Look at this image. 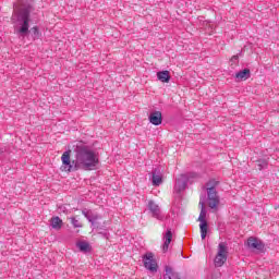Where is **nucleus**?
Here are the masks:
<instances>
[{
  "instance_id": "1",
  "label": "nucleus",
  "mask_w": 279,
  "mask_h": 279,
  "mask_svg": "<svg viewBox=\"0 0 279 279\" xmlns=\"http://www.w3.org/2000/svg\"><path fill=\"white\" fill-rule=\"evenodd\" d=\"M75 159L71 161V150H65L61 156V171L71 173V171H95L99 165V157L95 150L90 149L84 142H77L74 146Z\"/></svg>"
},
{
  "instance_id": "2",
  "label": "nucleus",
  "mask_w": 279,
  "mask_h": 279,
  "mask_svg": "<svg viewBox=\"0 0 279 279\" xmlns=\"http://www.w3.org/2000/svg\"><path fill=\"white\" fill-rule=\"evenodd\" d=\"M14 29L15 34L20 36H27L29 34V9L20 10Z\"/></svg>"
},
{
  "instance_id": "3",
  "label": "nucleus",
  "mask_w": 279,
  "mask_h": 279,
  "mask_svg": "<svg viewBox=\"0 0 279 279\" xmlns=\"http://www.w3.org/2000/svg\"><path fill=\"white\" fill-rule=\"evenodd\" d=\"M219 181L211 179L206 183L208 206L213 210L217 209L220 203L219 194L217 193Z\"/></svg>"
},
{
  "instance_id": "4",
  "label": "nucleus",
  "mask_w": 279,
  "mask_h": 279,
  "mask_svg": "<svg viewBox=\"0 0 279 279\" xmlns=\"http://www.w3.org/2000/svg\"><path fill=\"white\" fill-rule=\"evenodd\" d=\"M226 260H228V244L220 242L218 244V253L214 259V265L215 267H223Z\"/></svg>"
},
{
  "instance_id": "5",
  "label": "nucleus",
  "mask_w": 279,
  "mask_h": 279,
  "mask_svg": "<svg viewBox=\"0 0 279 279\" xmlns=\"http://www.w3.org/2000/svg\"><path fill=\"white\" fill-rule=\"evenodd\" d=\"M198 205L201 206V214L198 216V221L201 222V238L204 241V239H206V234H208V222L206 221V207L204 206L203 201H201Z\"/></svg>"
},
{
  "instance_id": "6",
  "label": "nucleus",
  "mask_w": 279,
  "mask_h": 279,
  "mask_svg": "<svg viewBox=\"0 0 279 279\" xmlns=\"http://www.w3.org/2000/svg\"><path fill=\"white\" fill-rule=\"evenodd\" d=\"M147 209L150 213L151 217H154V219H157V221H165V219H167V215L162 213L160 206L156 204V202L149 201Z\"/></svg>"
},
{
  "instance_id": "7",
  "label": "nucleus",
  "mask_w": 279,
  "mask_h": 279,
  "mask_svg": "<svg viewBox=\"0 0 279 279\" xmlns=\"http://www.w3.org/2000/svg\"><path fill=\"white\" fill-rule=\"evenodd\" d=\"M142 258L145 269H148L151 274L158 271V263H156V258H154V253H146Z\"/></svg>"
},
{
  "instance_id": "8",
  "label": "nucleus",
  "mask_w": 279,
  "mask_h": 279,
  "mask_svg": "<svg viewBox=\"0 0 279 279\" xmlns=\"http://www.w3.org/2000/svg\"><path fill=\"white\" fill-rule=\"evenodd\" d=\"M189 184V174H181L174 184V193H182Z\"/></svg>"
},
{
  "instance_id": "9",
  "label": "nucleus",
  "mask_w": 279,
  "mask_h": 279,
  "mask_svg": "<svg viewBox=\"0 0 279 279\" xmlns=\"http://www.w3.org/2000/svg\"><path fill=\"white\" fill-rule=\"evenodd\" d=\"M246 245L250 250H257V252H263L265 250V244L254 236L247 239Z\"/></svg>"
},
{
  "instance_id": "10",
  "label": "nucleus",
  "mask_w": 279,
  "mask_h": 279,
  "mask_svg": "<svg viewBox=\"0 0 279 279\" xmlns=\"http://www.w3.org/2000/svg\"><path fill=\"white\" fill-rule=\"evenodd\" d=\"M149 123L153 125H161L162 124V112L160 111H153L148 117Z\"/></svg>"
},
{
  "instance_id": "11",
  "label": "nucleus",
  "mask_w": 279,
  "mask_h": 279,
  "mask_svg": "<svg viewBox=\"0 0 279 279\" xmlns=\"http://www.w3.org/2000/svg\"><path fill=\"white\" fill-rule=\"evenodd\" d=\"M162 184V172L156 168L153 171V186H160Z\"/></svg>"
},
{
  "instance_id": "12",
  "label": "nucleus",
  "mask_w": 279,
  "mask_h": 279,
  "mask_svg": "<svg viewBox=\"0 0 279 279\" xmlns=\"http://www.w3.org/2000/svg\"><path fill=\"white\" fill-rule=\"evenodd\" d=\"M82 213H83L84 217L87 218L89 223H92V226H95V222L98 219H101V217L99 215L93 214V211H90V210H83Z\"/></svg>"
},
{
  "instance_id": "13",
  "label": "nucleus",
  "mask_w": 279,
  "mask_h": 279,
  "mask_svg": "<svg viewBox=\"0 0 279 279\" xmlns=\"http://www.w3.org/2000/svg\"><path fill=\"white\" fill-rule=\"evenodd\" d=\"M171 239H173V233H171V229H168L163 236V252H169V245H171Z\"/></svg>"
},
{
  "instance_id": "14",
  "label": "nucleus",
  "mask_w": 279,
  "mask_h": 279,
  "mask_svg": "<svg viewBox=\"0 0 279 279\" xmlns=\"http://www.w3.org/2000/svg\"><path fill=\"white\" fill-rule=\"evenodd\" d=\"M157 80L163 84H169L171 81V75L169 74V71L157 72Z\"/></svg>"
},
{
  "instance_id": "15",
  "label": "nucleus",
  "mask_w": 279,
  "mask_h": 279,
  "mask_svg": "<svg viewBox=\"0 0 279 279\" xmlns=\"http://www.w3.org/2000/svg\"><path fill=\"white\" fill-rule=\"evenodd\" d=\"M163 279H180V275L173 271V268L166 266V274L163 275Z\"/></svg>"
},
{
  "instance_id": "16",
  "label": "nucleus",
  "mask_w": 279,
  "mask_h": 279,
  "mask_svg": "<svg viewBox=\"0 0 279 279\" xmlns=\"http://www.w3.org/2000/svg\"><path fill=\"white\" fill-rule=\"evenodd\" d=\"M76 247H78L80 252H83L84 254L90 252V244L86 241L77 242Z\"/></svg>"
},
{
  "instance_id": "17",
  "label": "nucleus",
  "mask_w": 279,
  "mask_h": 279,
  "mask_svg": "<svg viewBox=\"0 0 279 279\" xmlns=\"http://www.w3.org/2000/svg\"><path fill=\"white\" fill-rule=\"evenodd\" d=\"M250 75H251L250 69H244V70L235 73V78L241 80V81L248 80Z\"/></svg>"
},
{
  "instance_id": "18",
  "label": "nucleus",
  "mask_w": 279,
  "mask_h": 279,
  "mask_svg": "<svg viewBox=\"0 0 279 279\" xmlns=\"http://www.w3.org/2000/svg\"><path fill=\"white\" fill-rule=\"evenodd\" d=\"M29 34L32 35L33 40H38L43 36V33H40L38 26L31 28Z\"/></svg>"
},
{
  "instance_id": "19",
  "label": "nucleus",
  "mask_w": 279,
  "mask_h": 279,
  "mask_svg": "<svg viewBox=\"0 0 279 279\" xmlns=\"http://www.w3.org/2000/svg\"><path fill=\"white\" fill-rule=\"evenodd\" d=\"M51 226L53 230H60V228H62V219H60V217H53L51 219Z\"/></svg>"
},
{
  "instance_id": "20",
  "label": "nucleus",
  "mask_w": 279,
  "mask_h": 279,
  "mask_svg": "<svg viewBox=\"0 0 279 279\" xmlns=\"http://www.w3.org/2000/svg\"><path fill=\"white\" fill-rule=\"evenodd\" d=\"M268 165H269V162L266 159H260L257 161V169L259 171H263V169H267Z\"/></svg>"
},
{
  "instance_id": "21",
  "label": "nucleus",
  "mask_w": 279,
  "mask_h": 279,
  "mask_svg": "<svg viewBox=\"0 0 279 279\" xmlns=\"http://www.w3.org/2000/svg\"><path fill=\"white\" fill-rule=\"evenodd\" d=\"M71 223L74 228H82V222H80V220H77L75 217L71 218Z\"/></svg>"
},
{
  "instance_id": "22",
  "label": "nucleus",
  "mask_w": 279,
  "mask_h": 279,
  "mask_svg": "<svg viewBox=\"0 0 279 279\" xmlns=\"http://www.w3.org/2000/svg\"><path fill=\"white\" fill-rule=\"evenodd\" d=\"M231 62H234V63L239 62V56H233L231 58Z\"/></svg>"
},
{
  "instance_id": "23",
  "label": "nucleus",
  "mask_w": 279,
  "mask_h": 279,
  "mask_svg": "<svg viewBox=\"0 0 279 279\" xmlns=\"http://www.w3.org/2000/svg\"><path fill=\"white\" fill-rule=\"evenodd\" d=\"M101 236H104V239H108V232H100Z\"/></svg>"
}]
</instances>
